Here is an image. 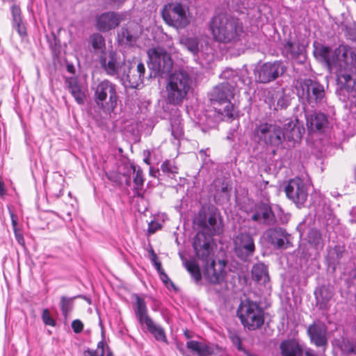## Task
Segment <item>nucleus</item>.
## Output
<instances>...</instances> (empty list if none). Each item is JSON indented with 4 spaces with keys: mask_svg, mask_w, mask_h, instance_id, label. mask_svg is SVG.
Here are the masks:
<instances>
[{
    "mask_svg": "<svg viewBox=\"0 0 356 356\" xmlns=\"http://www.w3.org/2000/svg\"><path fill=\"white\" fill-rule=\"evenodd\" d=\"M350 222L352 224L356 223V207H353L350 211Z\"/></svg>",
    "mask_w": 356,
    "mask_h": 356,
    "instance_id": "nucleus-55",
    "label": "nucleus"
},
{
    "mask_svg": "<svg viewBox=\"0 0 356 356\" xmlns=\"http://www.w3.org/2000/svg\"><path fill=\"white\" fill-rule=\"evenodd\" d=\"M234 246L236 254L242 260L252 257L255 252L253 236L247 232H239L234 237Z\"/></svg>",
    "mask_w": 356,
    "mask_h": 356,
    "instance_id": "nucleus-18",
    "label": "nucleus"
},
{
    "mask_svg": "<svg viewBox=\"0 0 356 356\" xmlns=\"http://www.w3.org/2000/svg\"><path fill=\"white\" fill-rule=\"evenodd\" d=\"M283 51L298 63H303L306 60L305 47L298 40H287L284 44Z\"/></svg>",
    "mask_w": 356,
    "mask_h": 356,
    "instance_id": "nucleus-22",
    "label": "nucleus"
},
{
    "mask_svg": "<svg viewBox=\"0 0 356 356\" xmlns=\"http://www.w3.org/2000/svg\"><path fill=\"white\" fill-rule=\"evenodd\" d=\"M92 90L94 102L97 108L106 115L113 113L119 101L117 85L108 79H104L92 86Z\"/></svg>",
    "mask_w": 356,
    "mask_h": 356,
    "instance_id": "nucleus-6",
    "label": "nucleus"
},
{
    "mask_svg": "<svg viewBox=\"0 0 356 356\" xmlns=\"http://www.w3.org/2000/svg\"><path fill=\"white\" fill-rule=\"evenodd\" d=\"M13 26L21 37L26 35V29L22 22L21 9L16 5L11 7Z\"/></svg>",
    "mask_w": 356,
    "mask_h": 356,
    "instance_id": "nucleus-31",
    "label": "nucleus"
},
{
    "mask_svg": "<svg viewBox=\"0 0 356 356\" xmlns=\"http://www.w3.org/2000/svg\"><path fill=\"white\" fill-rule=\"evenodd\" d=\"M187 347L197 353L199 356H210L215 353V347L213 345L196 341H188Z\"/></svg>",
    "mask_w": 356,
    "mask_h": 356,
    "instance_id": "nucleus-32",
    "label": "nucleus"
},
{
    "mask_svg": "<svg viewBox=\"0 0 356 356\" xmlns=\"http://www.w3.org/2000/svg\"><path fill=\"white\" fill-rule=\"evenodd\" d=\"M296 88L305 111L315 108L325 102L324 87L314 79H300L297 81Z\"/></svg>",
    "mask_w": 356,
    "mask_h": 356,
    "instance_id": "nucleus-5",
    "label": "nucleus"
},
{
    "mask_svg": "<svg viewBox=\"0 0 356 356\" xmlns=\"http://www.w3.org/2000/svg\"><path fill=\"white\" fill-rule=\"evenodd\" d=\"M307 111L306 110L305 112L308 129L311 131H321L327 123L326 115L323 113L309 114Z\"/></svg>",
    "mask_w": 356,
    "mask_h": 356,
    "instance_id": "nucleus-27",
    "label": "nucleus"
},
{
    "mask_svg": "<svg viewBox=\"0 0 356 356\" xmlns=\"http://www.w3.org/2000/svg\"><path fill=\"white\" fill-rule=\"evenodd\" d=\"M161 169L164 173H167L169 175L178 173L177 168L170 161L163 162L161 165Z\"/></svg>",
    "mask_w": 356,
    "mask_h": 356,
    "instance_id": "nucleus-48",
    "label": "nucleus"
},
{
    "mask_svg": "<svg viewBox=\"0 0 356 356\" xmlns=\"http://www.w3.org/2000/svg\"><path fill=\"white\" fill-rule=\"evenodd\" d=\"M286 197L298 208L305 205L308 197V184L300 177L289 179L284 186Z\"/></svg>",
    "mask_w": 356,
    "mask_h": 356,
    "instance_id": "nucleus-13",
    "label": "nucleus"
},
{
    "mask_svg": "<svg viewBox=\"0 0 356 356\" xmlns=\"http://www.w3.org/2000/svg\"><path fill=\"white\" fill-rule=\"evenodd\" d=\"M72 328L75 333H80L82 332L83 329V323L79 320H74L72 323Z\"/></svg>",
    "mask_w": 356,
    "mask_h": 356,
    "instance_id": "nucleus-51",
    "label": "nucleus"
},
{
    "mask_svg": "<svg viewBox=\"0 0 356 356\" xmlns=\"http://www.w3.org/2000/svg\"><path fill=\"white\" fill-rule=\"evenodd\" d=\"M252 275L253 279L257 282H266L269 280L267 267L261 263H259L253 266Z\"/></svg>",
    "mask_w": 356,
    "mask_h": 356,
    "instance_id": "nucleus-37",
    "label": "nucleus"
},
{
    "mask_svg": "<svg viewBox=\"0 0 356 356\" xmlns=\"http://www.w3.org/2000/svg\"><path fill=\"white\" fill-rule=\"evenodd\" d=\"M65 84L76 103L83 104L86 97V87L81 84L76 77L67 78Z\"/></svg>",
    "mask_w": 356,
    "mask_h": 356,
    "instance_id": "nucleus-25",
    "label": "nucleus"
},
{
    "mask_svg": "<svg viewBox=\"0 0 356 356\" xmlns=\"http://www.w3.org/2000/svg\"><path fill=\"white\" fill-rule=\"evenodd\" d=\"M89 43L96 54L102 55L107 51L105 39L100 33L92 34L89 37Z\"/></svg>",
    "mask_w": 356,
    "mask_h": 356,
    "instance_id": "nucleus-35",
    "label": "nucleus"
},
{
    "mask_svg": "<svg viewBox=\"0 0 356 356\" xmlns=\"http://www.w3.org/2000/svg\"><path fill=\"white\" fill-rule=\"evenodd\" d=\"M141 29L138 23L129 22L122 26L118 33V41L121 44L133 46L136 44Z\"/></svg>",
    "mask_w": 356,
    "mask_h": 356,
    "instance_id": "nucleus-20",
    "label": "nucleus"
},
{
    "mask_svg": "<svg viewBox=\"0 0 356 356\" xmlns=\"http://www.w3.org/2000/svg\"><path fill=\"white\" fill-rule=\"evenodd\" d=\"M154 266L155 267L156 270L158 273L162 271L163 269L162 268L161 264L160 261H158L157 263H155Z\"/></svg>",
    "mask_w": 356,
    "mask_h": 356,
    "instance_id": "nucleus-62",
    "label": "nucleus"
},
{
    "mask_svg": "<svg viewBox=\"0 0 356 356\" xmlns=\"http://www.w3.org/2000/svg\"><path fill=\"white\" fill-rule=\"evenodd\" d=\"M225 267L226 261L224 260H211L204 265V277L209 283L220 284L225 280Z\"/></svg>",
    "mask_w": 356,
    "mask_h": 356,
    "instance_id": "nucleus-19",
    "label": "nucleus"
},
{
    "mask_svg": "<svg viewBox=\"0 0 356 356\" xmlns=\"http://www.w3.org/2000/svg\"><path fill=\"white\" fill-rule=\"evenodd\" d=\"M212 238L207 236L204 232L197 233L193 238V247L196 257L202 261L204 264L213 260Z\"/></svg>",
    "mask_w": 356,
    "mask_h": 356,
    "instance_id": "nucleus-17",
    "label": "nucleus"
},
{
    "mask_svg": "<svg viewBox=\"0 0 356 356\" xmlns=\"http://www.w3.org/2000/svg\"><path fill=\"white\" fill-rule=\"evenodd\" d=\"M145 67L143 63L124 64L122 68V80L126 88H137L143 84Z\"/></svg>",
    "mask_w": 356,
    "mask_h": 356,
    "instance_id": "nucleus-15",
    "label": "nucleus"
},
{
    "mask_svg": "<svg viewBox=\"0 0 356 356\" xmlns=\"http://www.w3.org/2000/svg\"><path fill=\"white\" fill-rule=\"evenodd\" d=\"M347 38L351 41H356V29L355 28H348L346 31Z\"/></svg>",
    "mask_w": 356,
    "mask_h": 356,
    "instance_id": "nucleus-52",
    "label": "nucleus"
},
{
    "mask_svg": "<svg viewBox=\"0 0 356 356\" xmlns=\"http://www.w3.org/2000/svg\"><path fill=\"white\" fill-rule=\"evenodd\" d=\"M286 67L281 60L269 61L258 65L254 70L255 81L269 83L284 74Z\"/></svg>",
    "mask_w": 356,
    "mask_h": 356,
    "instance_id": "nucleus-11",
    "label": "nucleus"
},
{
    "mask_svg": "<svg viewBox=\"0 0 356 356\" xmlns=\"http://www.w3.org/2000/svg\"><path fill=\"white\" fill-rule=\"evenodd\" d=\"M192 78L184 70L175 71L170 75L166 86V102L175 106L181 105L191 88Z\"/></svg>",
    "mask_w": 356,
    "mask_h": 356,
    "instance_id": "nucleus-4",
    "label": "nucleus"
},
{
    "mask_svg": "<svg viewBox=\"0 0 356 356\" xmlns=\"http://www.w3.org/2000/svg\"><path fill=\"white\" fill-rule=\"evenodd\" d=\"M42 320L46 325L54 327L56 325L55 320L51 317L48 309H44L42 313Z\"/></svg>",
    "mask_w": 356,
    "mask_h": 356,
    "instance_id": "nucleus-50",
    "label": "nucleus"
},
{
    "mask_svg": "<svg viewBox=\"0 0 356 356\" xmlns=\"http://www.w3.org/2000/svg\"><path fill=\"white\" fill-rule=\"evenodd\" d=\"M132 297L134 300L132 303L133 309L136 317L140 325L151 317L148 314L145 299L140 297L138 294H134Z\"/></svg>",
    "mask_w": 356,
    "mask_h": 356,
    "instance_id": "nucleus-30",
    "label": "nucleus"
},
{
    "mask_svg": "<svg viewBox=\"0 0 356 356\" xmlns=\"http://www.w3.org/2000/svg\"><path fill=\"white\" fill-rule=\"evenodd\" d=\"M76 297L74 298H67L65 296H62L60 298V310L62 312L63 316L66 318L69 314L72 311L74 307L73 300Z\"/></svg>",
    "mask_w": 356,
    "mask_h": 356,
    "instance_id": "nucleus-43",
    "label": "nucleus"
},
{
    "mask_svg": "<svg viewBox=\"0 0 356 356\" xmlns=\"http://www.w3.org/2000/svg\"><path fill=\"white\" fill-rule=\"evenodd\" d=\"M341 350L347 356L356 355V341L343 340L341 344Z\"/></svg>",
    "mask_w": 356,
    "mask_h": 356,
    "instance_id": "nucleus-44",
    "label": "nucleus"
},
{
    "mask_svg": "<svg viewBox=\"0 0 356 356\" xmlns=\"http://www.w3.org/2000/svg\"><path fill=\"white\" fill-rule=\"evenodd\" d=\"M209 29L216 41L224 43L236 42L243 35V25L239 19L228 17L224 14L211 19Z\"/></svg>",
    "mask_w": 356,
    "mask_h": 356,
    "instance_id": "nucleus-3",
    "label": "nucleus"
},
{
    "mask_svg": "<svg viewBox=\"0 0 356 356\" xmlns=\"http://www.w3.org/2000/svg\"><path fill=\"white\" fill-rule=\"evenodd\" d=\"M63 216L62 218L67 221H70L72 220V212L71 211L67 209L65 211H63Z\"/></svg>",
    "mask_w": 356,
    "mask_h": 356,
    "instance_id": "nucleus-56",
    "label": "nucleus"
},
{
    "mask_svg": "<svg viewBox=\"0 0 356 356\" xmlns=\"http://www.w3.org/2000/svg\"><path fill=\"white\" fill-rule=\"evenodd\" d=\"M8 213L10 214L11 220H18L17 215L15 214L14 211L12 210L10 207H8Z\"/></svg>",
    "mask_w": 356,
    "mask_h": 356,
    "instance_id": "nucleus-59",
    "label": "nucleus"
},
{
    "mask_svg": "<svg viewBox=\"0 0 356 356\" xmlns=\"http://www.w3.org/2000/svg\"><path fill=\"white\" fill-rule=\"evenodd\" d=\"M149 68L154 72L155 75L163 76L168 74L173 65L170 55L162 47H156L148 51Z\"/></svg>",
    "mask_w": 356,
    "mask_h": 356,
    "instance_id": "nucleus-12",
    "label": "nucleus"
},
{
    "mask_svg": "<svg viewBox=\"0 0 356 356\" xmlns=\"http://www.w3.org/2000/svg\"><path fill=\"white\" fill-rule=\"evenodd\" d=\"M15 234V236H16V238L18 241V242L21 243V241L24 240L22 235L19 234L18 231H17V232Z\"/></svg>",
    "mask_w": 356,
    "mask_h": 356,
    "instance_id": "nucleus-64",
    "label": "nucleus"
},
{
    "mask_svg": "<svg viewBox=\"0 0 356 356\" xmlns=\"http://www.w3.org/2000/svg\"><path fill=\"white\" fill-rule=\"evenodd\" d=\"M162 17L166 24L177 29H184L189 24L186 10L179 3L165 5L162 10Z\"/></svg>",
    "mask_w": 356,
    "mask_h": 356,
    "instance_id": "nucleus-14",
    "label": "nucleus"
},
{
    "mask_svg": "<svg viewBox=\"0 0 356 356\" xmlns=\"http://www.w3.org/2000/svg\"><path fill=\"white\" fill-rule=\"evenodd\" d=\"M6 191L4 186V183L2 180L1 177L0 176V196L3 197L6 195Z\"/></svg>",
    "mask_w": 356,
    "mask_h": 356,
    "instance_id": "nucleus-58",
    "label": "nucleus"
},
{
    "mask_svg": "<svg viewBox=\"0 0 356 356\" xmlns=\"http://www.w3.org/2000/svg\"><path fill=\"white\" fill-rule=\"evenodd\" d=\"M220 78L225 80L222 83H228L229 86H233V88H235L239 87V82L242 84L245 83L244 80L242 79L239 75L238 72L230 68H227L222 71L220 74Z\"/></svg>",
    "mask_w": 356,
    "mask_h": 356,
    "instance_id": "nucleus-33",
    "label": "nucleus"
},
{
    "mask_svg": "<svg viewBox=\"0 0 356 356\" xmlns=\"http://www.w3.org/2000/svg\"><path fill=\"white\" fill-rule=\"evenodd\" d=\"M268 241L275 248H286V244L289 243L288 234L281 227L269 229L266 232Z\"/></svg>",
    "mask_w": 356,
    "mask_h": 356,
    "instance_id": "nucleus-24",
    "label": "nucleus"
},
{
    "mask_svg": "<svg viewBox=\"0 0 356 356\" xmlns=\"http://www.w3.org/2000/svg\"><path fill=\"white\" fill-rule=\"evenodd\" d=\"M309 243L314 245L316 248H323V240L321 232L316 229H311L307 236Z\"/></svg>",
    "mask_w": 356,
    "mask_h": 356,
    "instance_id": "nucleus-41",
    "label": "nucleus"
},
{
    "mask_svg": "<svg viewBox=\"0 0 356 356\" xmlns=\"http://www.w3.org/2000/svg\"><path fill=\"white\" fill-rule=\"evenodd\" d=\"M283 356H302V348L295 341H285L280 345Z\"/></svg>",
    "mask_w": 356,
    "mask_h": 356,
    "instance_id": "nucleus-34",
    "label": "nucleus"
},
{
    "mask_svg": "<svg viewBox=\"0 0 356 356\" xmlns=\"http://www.w3.org/2000/svg\"><path fill=\"white\" fill-rule=\"evenodd\" d=\"M126 0H110L109 3L113 7H119Z\"/></svg>",
    "mask_w": 356,
    "mask_h": 356,
    "instance_id": "nucleus-57",
    "label": "nucleus"
},
{
    "mask_svg": "<svg viewBox=\"0 0 356 356\" xmlns=\"http://www.w3.org/2000/svg\"><path fill=\"white\" fill-rule=\"evenodd\" d=\"M235 90V88L229 86L228 83H221L214 87L211 93L210 99L213 104L215 106L218 104L219 106H222V108L214 106L216 111L229 118H232L234 115V108L230 99L234 97Z\"/></svg>",
    "mask_w": 356,
    "mask_h": 356,
    "instance_id": "nucleus-8",
    "label": "nucleus"
},
{
    "mask_svg": "<svg viewBox=\"0 0 356 356\" xmlns=\"http://www.w3.org/2000/svg\"><path fill=\"white\" fill-rule=\"evenodd\" d=\"M121 21V15L118 13H104L97 17L96 27L99 31L106 32L116 28Z\"/></svg>",
    "mask_w": 356,
    "mask_h": 356,
    "instance_id": "nucleus-23",
    "label": "nucleus"
},
{
    "mask_svg": "<svg viewBox=\"0 0 356 356\" xmlns=\"http://www.w3.org/2000/svg\"><path fill=\"white\" fill-rule=\"evenodd\" d=\"M48 190L50 195L59 197L63 195V187L61 184L53 183Z\"/></svg>",
    "mask_w": 356,
    "mask_h": 356,
    "instance_id": "nucleus-49",
    "label": "nucleus"
},
{
    "mask_svg": "<svg viewBox=\"0 0 356 356\" xmlns=\"http://www.w3.org/2000/svg\"><path fill=\"white\" fill-rule=\"evenodd\" d=\"M159 276H160V279L162 280V282L163 283L167 284L168 282H170L172 286H174L173 282H171V280L168 277V275L164 272V270H163L162 271L159 272Z\"/></svg>",
    "mask_w": 356,
    "mask_h": 356,
    "instance_id": "nucleus-53",
    "label": "nucleus"
},
{
    "mask_svg": "<svg viewBox=\"0 0 356 356\" xmlns=\"http://www.w3.org/2000/svg\"><path fill=\"white\" fill-rule=\"evenodd\" d=\"M151 261L153 265H154L155 263H157L158 261H159L158 260V257H157L156 254L154 252H152V254Z\"/></svg>",
    "mask_w": 356,
    "mask_h": 356,
    "instance_id": "nucleus-61",
    "label": "nucleus"
},
{
    "mask_svg": "<svg viewBox=\"0 0 356 356\" xmlns=\"http://www.w3.org/2000/svg\"><path fill=\"white\" fill-rule=\"evenodd\" d=\"M157 229V227H155L154 226L153 223L151 222L149 225V227H148V232L149 233H154L156 232V230Z\"/></svg>",
    "mask_w": 356,
    "mask_h": 356,
    "instance_id": "nucleus-60",
    "label": "nucleus"
},
{
    "mask_svg": "<svg viewBox=\"0 0 356 356\" xmlns=\"http://www.w3.org/2000/svg\"><path fill=\"white\" fill-rule=\"evenodd\" d=\"M337 60L341 63L337 72V84L348 95L356 92V53L348 45H339L334 51Z\"/></svg>",
    "mask_w": 356,
    "mask_h": 356,
    "instance_id": "nucleus-2",
    "label": "nucleus"
},
{
    "mask_svg": "<svg viewBox=\"0 0 356 356\" xmlns=\"http://www.w3.org/2000/svg\"><path fill=\"white\" fill-rule=\"evenodd\" d=\"M325 291H321L320 295L316 293V299L317 302V305H319L321 309H326L327 303L331 298V296L329 294H326L323 296V294Z\"/></svg>",
    "mask_w": 356,
    "mask_h": 356,
    "instance_id": "nucleus-47",
    "label": "nucleus"
},
{
    "mask_svg": "<svg viewBox=\"0 0 356 356\" xmlns=\"http://www.w3.org/2000/svg\"><path fill=\"white\" fill-rule=\"evenodd\" d=\"M307 334L312 343L317 347L325 346L327 344V327L321 321H314L307 328Z\"/></svg>",
    "mask_w": 356,
    "mask_h": 356,
    "instance_id": "nucleus-21",
    "label": "nucleus"
},
{
    "mask_svg": "<svg viewBox=\"0 0 356 356\" xmlns=\"http://www.w3.org/2000/svg\"><path fill=\"white\" fill-rule=\"evenodd\" d=\"M344 252L345 248L343 246L339 245H335L329 253L330 263H338L343 257Z\"/></svg>",
    "mask_w": 356,
    "mask_h": 356,
    "instance_id": "nucleus-45",
    "label": "nucleus"
},
{
    "mask_svg": "<svg viewBox=\"0 0 356 356\" xmlns=\"http://www.w3.org/2000/svg\"><path fill=\"white\" fill-rule=\"evenodd\" d=\"M180 43L184 45L193 54H197L199 51V39L196 36H181Z\"/></svg>",
    "mask_w": 356,
    "mask_h": 356,
    "instance_id": "nucleus-38",
    "label": "nucleus"
},
{
    "mask_svg": "<svg viewBox=\"0 0 356 356\" xmlns=\"http://www.w3.org/2000/svg\"><path fill=\"white\" fill-rule=\"evenodd\" d=\"M130 168L134 174V183L135 184V190L136 191L135 192V195L137 196H141L140 190L143 187L145 181L143 171L140 167L136 166L133 164L130 165Z\"/></svg>",
    "mask_w": 356,
    "mask_h": 356,
    "instance_id": "nucleus-39",
    "label": "nucleus"
},
{
    "mask_svg": "<svg viewBox=\"0 0 356 356\" xmlns=\"http://www.w3.org/2000/svg\"><path fill=\"white\" fill-rule=\"evenodd\" d=\"M232 344L239 350L243 352L247 356H257L245 350L241 343V339L236 332H231L229 336Z\"/></svg>",
    "mask_w": 356,
    "mask_h": 356,
    "instance_id": "nucleus-46",
    "label": "nucleus"
},
{
    "mask_svg": "<svg viewBox=\"0 0 356 356\" xmlns=\"http://www.w3.org/2000/svg\"><path fill=\"white\" fill-rule=\"evenodd\" d=\"M17 220H11L12 222V225H13V230H14V232L16 233L17 230Z\"/></svg>",
    "mask_w": 356,
    "mask_h": 356,
    "instance_id": "nucleus-63",
    "label": "nucleus"
},
{
    "mask_svg": "<svg viewBox=\"0 0 356 356\" xmlns=\"http://www.w3.org/2000/svg\"><path fill=\"white\" fill-rule=\"evenodd\" d=\"M253 135L259 143L278 147L284 141H296L301 138L299 128L292 120H287L283 126L277 123L261 122L257 124Z\"/></svg>",
    "mask_w": 356,
    "mask_h": 356,
    "instance_id": "nucleus-1",
    "label": "nucleus"
},
{
    "mask_svg": "<svg viewBox=\"0 0 356 356\" xmlns=\"http://www.w3.org/2000/svg\"><path fill=\"white\" fill-rule=\"evenodd\" d=\"M314 54L316 58H319L322 59L324 62L326 63L328 65L331 63L330 60V47L323 45L319 43L314 44Z\"/></svg>",
    "mask_w": 356,
    "mask_h": 356,
    "instance_id": "nucleus-40",
    "label": "nucleus"
},
{
    "mask_svg": "<svg viewBox=\"0 0 356 356\" xmlns=\"http://www.w3.org/2000/svg\"><path fill=\"white\" fill-rule=\"evenodd\" d=\"M142 330L150 333L156 341L167 343V337L164 329L156 323L152 318L140 325Z\"/></svg>",
    "mask_w": 356,
    "mask_h": 356,
    "instance_id": "nucleus-29",
    "label": "nucleus"
},
{
    "mask_svg": "<svg viewBox=\"0 0 356 356\" xmlns=\"http://www.w3.org/2000/svg\"><path fill=\"white\" fill-rule=\"evenodd\" d=\"M181 119L179 115L170 118L171 134L177 143L184 136Z\"/></svg>",
    "mask_w": 356,
    "mask_h": 356,
    "instance_id": "nucleus-36",
    "label": "nucleus"
},
{
    "mask_svg": "<svg viewBox=\"0 0 356 356\" xmlns=\"http://www.w3.org/2000/svg\"><path fill=\"white\" fill-rule=\"evenodd\" d=\"M237 316L242 325L249 330H255L264 323L263 309L257 302L250 299L241 301L237 309Z\"/></svg>",
    "mask_w": 356,
    "mask_h": 356,
    "instance_id": "nucleus-7",
    "label": "nucleus"
},
{
    "mask_svg": "<svg viewBox=\"0 0 356 356\" xmlns=\"http://www.w3.org/2000/svg\"><path fill=\"white\" fill-rule=\"evenodd\" d=\"M197 225L208 231L207 236L218 234L222 232L220 213L215 207H202L197 217Z\"/></svg>",
    "mask_w": 356,
    "mask_h": 356,
    "instance_id": "nucleus-10",
    "label": "nucleus"
},
{
    "mask_svg": "<svg viewBox=\"0 0 356 356\" xmlns=\"http://www.w3.org/2000/svg\"><path fill=\"white\" fill-rule=\"evenodd\" d=\"M99 63L102 68L109 76H119L125 62L124 59L114 50H108L99 55Z\"/></svg>",
    "mask_w": 356,
    "mask_h": 356,
    "instance_id": "nucleus-16",
    "label": "nucleus"
},
{
    "mask_svg": "<svg viewBox=\"0 0 356 356\" xmlns=\"http://www.w3.org/2000/svg\"><path fill=\"white\" fill-rule=\"evenodd\" d=\"M184 266L191 277L193 278L196 283H198L202 280V274L199 265L194 260H187L184 263Z\"/></svg>",
    "mask_w": 356,
    "mask_h": 356,
    "instance_id": "nucleus-42",
    "label": "nucleus"
},
{
    "mask_svg": "<svg viewBox=\"0 0 356 356\" xmlns=\"http://www.w3.org/2000/svg\"><path fill=\"white\" fill-rule=\"evenodd\" d=\"M104 351L101 350L100 354L97 350L88 349L83 352V356H103Z\"/></svg>",
    "mask_w": 356,
    "mask_h": 356,
    "instance_id": "nucleus-54",
    "label": "nucleus"
},
{
    "mask_svg": "<svg viewBox=\"0 0 356 356\" xmlns=\"http://www.w3.org/2000/svg\"><path fill=\"white\" fill-rule=\"evenodd\" d=\"M251 219L254 222L268 225H273L275 222V215L271 208L266 204L258 207L252 215Z\"/></svg>",
    "mask_w": 356,
    "mask_h": 356,
    "instance_id": "nucleus-28",
    "label": "nucleus"
},
{
    "mask_svg": "<svg viewBox=\"0 0 356 356\" xmlns=\"http://www.w3.org/2000/svg\"><path fill=\"white\" fill-rule=\"evenodd\" d=\"M312 207L315 211V217L326 227L327 230L339 225V220L334 215L330 206L325 197L320 193L312 195Z\"/></svg>",
    "mask_w": 356,
    "mask_h": 356,
    "instance_id": "nucleus-9",
    "label": "nucleus"
},
{
    "mask_svg": "<svg viewBox=\"0 0 356 356\" xmlns=\"http://www.w3.org/2000/svg\"><path fill=\"white\" fill-rule=\"evenodd\" d=\"M266 102L275 110L286 108L289 104V99L283 88L269 92Z\"/></svg>",
    "mask_w": 356,
    "mask_h": 356,
    "instance_id": "nucleus-26",
    "label": "nucleus"
}]
</instances>
